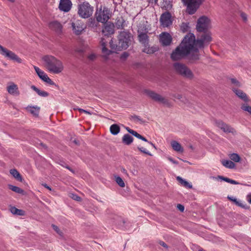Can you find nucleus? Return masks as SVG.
<instances>
[{
  "label": "nucleus",
  "instance_id": "obj_26",
  "mask_svg": "<svg viewBox=\"0 0 251 251\" xmlns=\"http://www.w3.org/2000/svg\"><path fill=\"white\" fill-rule=\"evenodd\" d=\"M10 173L12 175V176L14 178H15L18 181H19L20 182L23 181V178L21 174L16 169H11L10 171Z\"/></svg>",
  "mask_w": 251,
  "mask_h": 251
},
{
  "label": "nucleus",
  "instance_id": "obj_44",
  "mask_svg": "<svg viewBox=\"0 0 251 251\" xmlns=\"http://www.w3.org/2000/svg\"><path fill=\"white\" fill-rule=\"evenodd\" d=\"M51 226L52 228L56 232V233L58 234L60 236H63V233L60 230V229L57 226L54 224H52Z\"/></svg>",
  "mask_w": 251,
  "mask_h": 251
},
{
  "label": "nucleus",
  "instance_id": "obj_60",
  "mask_svg": "<svg viewBox=\"0 0 251 251\" xmlns=\"http://www.w3.org/2000/svg\"><path fill=\"white\" fill-rule=\"evenodd\" d=\"M248 201L250 203H251V194H249L247 196Z\"/></svg>",
  "mask_w": 251,
  "mask_h": 251
},
{
  "label": "nucleus",
  "instance_id": "obj_5",
  "mask_svg": "<svg viewBox=\"0 0 251 251\" xmlns=\"http://www.w3.org/2000/svg\"><path fill=\"white\" fill-rule=\"evenodd\" d=\"M77 14L79 17L83 19L90 17L94 12V7L87 1H84L78 5Z\"/></svg>",
  "mask_w": 251,
  "mask_h": 251
},
{
  "label": "nucleus",
  "instance_id": "obj_40",
  "mask_svg": "<svg viewBox=\"0 0 251 251\" xmlns=\"http://www.w3.org/2000/svg\"><path fill=\"white\" fill-rule=\"evenodd\" d=\"M189 28V23H182L180 25V29L183 33L187 32Z\"/></svg>",
  "mask_w": 251,
  "mask_h": 251
},
{
  "label": "nucleus",
  "instance_id": "obj_9",
  "mask_svg": "<svg viewBox=\"0 0 251 251\" xmlns=\"http://www.w3.org/2000/svg\"><path fill=\"white\" fill-rule=\"evenodd\" d=\"M0 53L2 55L19 63H21L22 62V60L15 53L3 47L1 45H0Z\"/></svg>",
  "mask_w": 251,
  "mask_h": 251
},
{
  "label": "nucleus",
  "instance_id": "obj_1",
  "mask_svg": "<svg viewBox=\"0 0 251 251\" xmlns=\"http://www.w3.org/2000/svg\"><path fill=\"white\" fill-rule=\"evenodd\" d=\"M210 40V37L207 35L201 36V39H196L193 33H189L185 35L180 44L171 54L173 61L180 60L187 57L192 63L200 59L199 49L204 48V42Z\"/></svg>",
  "mask_w": 251,
  "mask_h": 251
},
{
  "label": "nucleus",
  "instance_id": "obj_49",
  "mask_svg": "<svg viewBox=\"0 0 251 251\" xmlns=\"http://www.w3.org/2000/svg\"><path fill=\"white\" fill-rule=\"evenodd\" d=\"M158 243L161 245V246L163 247L164 248H165L166 249H168V245L164 242V241H161V240H159L158 242Z\"/></svg>",
  "mask_w": 251,
  "mask_h": 251
},
{
  "label": "nucleus",
  "instance_id": "obj_64",
  "mask_svg": "<svg viewBox=\"0 0 251 251\" xmlns=\"http://www.w3.org/2000/svg\"><path fill=\"white\" fill-rule=\"evenodd\" d=\"M41 145L42 146H43L44 148H47V146L46 145L44 144L43 143H41Z\"/></svg>",
  "mask_w": 251,
  "mask_h": 251
},
{
  "label": "nucleus",
  "instance_id": "obj_45",
  "mask_svg": "<svg viewBox=\"0 0 251 251\" xmlns=\"http://www.w3.org/2000/svg\"><path fill=\"white\" fill-rule=\"evenodd\" d=\"M231 82L232 84H233L234 86L240 87L241 86V84L240 82L237 80L236 78H230Z\"/></svg>",
  "mask_w": 251,
  "mask_h": 251
},
{
  "label": "nucleus",
  "instance_id": "obj_19",
  "mask_svg": "<svg viewBox=\"0 0 251 251\" xmlns=\"http://www.w3.org/2000/svg\"><path fill=\"white\" fill-rule=\"evenodd\" d=\"M104 36H108L114 33V25L113 24H106L102 30Z\"/></svg>",
  "mask_w": 251,
  "mask_h": 251
},
{
  "label": "nucleus",
  "instance_id": "obj_23",
  "mask_svg": "<svg viewBox=\"0 0 251 251\" xmlns=\"http://www.w3.org/2000/svg\"><path fill=\"white\" fill-rule=\"evenodd\" d=\"M222 164L226 168L233 169L235 164L231 160L223 159L221 161Z\"/></svg>",
  "mask_w": 251,
  "mask_h": 251
},
{
  "label": "nucleus",
  "instance_id": "obj_31",
  "mask_svg": "<svg viewBox=\"0 0 251 251\" xmlns=\"http://www.w3.org/2000/svg\"><path fill=\"white\" fill-rule=\"evenodd\" d=\"M218 177L219 179H221L222 180L225 181L226 182L230 183L232 184H239V182H238L234 180L231 179L229 178L225 177L224 176H218Z\"/></svg>",
  "mask_w": 251,
  "mask_h": 251
},
{
  "label": "nucleus",
  "instance_id": "obj_59",
  "mask_svg": "<svg viewBox=\"0 0 251 251\" xmlns=\"http://www.w3.org/2000/svg\"><path fill=\"white\" fill-rule=\"evenodd\" d=\"M198 251H206L200 246H196Z\"/></svg>",
  "mask_w": 251,
  "mask_h": 251
},
{
  "label": "nucleus",
  "instance_id": "obj_16",
  "mask_svg": "<svg viewBox=\"0 0 251 251\" xmlns=\"http://www.w3.org/2000/svg\"><path fill=\"white\" fill-rule=\"evenodd\" d=\"M72 27L74 32L76 35H80L84 30L82 23L80 21H77L75 23H72Z\"/></svg>",
  "mask_w": 251,
  "mask_h": 251
},
{
  "label": "nucleus",
  "instance_id": "obj_42",
  "mask_svg": "<svg viewBox=\"0 0 251 251\" xmlns=\"http://www.w3.org/2000/svg\"><path fill=\"white\" fill-rule=\"evenodd\" d=\"M59 164L64 168L67 169L73 173H75V171L73 169H72L71 167H70V166L68 164H67V163H66L64 161H60Z\"/></svg>",
  "mask_w": 251,
  "mask_h": 251
},
{
  "label": "nucleus",
  "instance_id": "obj_27",
  "mask_svg": "<svg viewBox=\"0 0 251 251\" xmlns=\"http://www.w3.org/2000/svg\"><path fill=\"white\" fill-rule=\"evenodd\" d=\"M177 180L178 181V182L181 184V185L185 188H192V185L190 183H189L188 181L185 180V179H183L180 176H177L176 177Z\"/></svg>",
  "mask_w": 251,
  "mask_h": 251
},
{
  "label": "nucleus",
  "instance_id": "obj_29",
  "mask_svg": "<svg viewBox=\"0 0 251 251\" xmlns=\"http://www.w3.org/2000/svg\"><path fill=\"white\" fill-rule=\"evenodd\" d=\"M158 49L156 47H151L150 48L148 45H146V47L143 49V51L148 54H152L157 51Z\"/></svg>",
  "mask_w": 251,
  "mask_h": 251
},
{
  "label": "nucleus",
  "instance_id": "obj_14",
  "mask_svg": "<svg viewBox=\"0 0 251 251\" xmlns=\"http://www.w3.org/2000/svg\"><path fill=\"white\" fill-rule=\"evenodd\" d=\"M172 38L167 32H163L160 35V42L163 46H167L171 44Z\"/></svg>",
  "mask_w": 251,
  "mask_h": 251
},
{
  "label": "nucleus",
  "instance_id": "obj_21",
  "mask_svg": "<svg viewBox=\"0 0 251 251\" xmlns=\"http://www.w3.org/2000/svg\"><path fill=\"white\" fill-rule=\"evenodd\" d=\"M133 141V138L128 134H125L122 138V142L126 145H130Z\"/></svg>",
  "mask_w": 251,
  "mask_h": 251
},
{
  "label": "nucleus",
  "instance_id": "obj_18",
  "mask_svg": "<svg viewBox=\"0 0 251 251\" xmlns=\"http://www.w3.org/2000/svg\"><path fill=\"white\" fill-rule=\"evenodd\" d=\"M49 27L57 33H59L62 31V25L59 22L56 21L50 22L49 24Z\"/></svg>",
  "mask_w": 251,
  "mask_h": 251
},
{
  "label": "nucleus",
  "instance_id": "obj_6",
  "mask_svg": "<svg viewBox=\"0 0 251 251\" xmlns=\"http://www.w3.org/2000/svg\"><path fill=\"white\" fill-rule=\"evenodd\" d=\"M204 0H181L183 4L186 6V11L190 15L195 14Z\"/></svg>",
  "mask_w": 251,
  "mask_h": 251
},
{
  "label": "nucleus",
  "instance_id": "obj_28",
  "mask_svg": "<svg viewBox=\"0 0 251 251\" xmlns=\"http://www.w3.org/2000/svg\"><path fill=\"white\" fill-rule=\"evenodd\" d=\"M110 131L112 134L116 135L119 133L120 127L117 124H113L110 127Z\"/></svg>",
  "mask_w": 251,
  "mask_h": 251
},
{
  "label": "nucleus",
  "instance_id": "obj_34",
  "mask_svg": "<svg viewBox=\"0 0 251 251\" xmlns=\"http://www.w3.org/2000/svg\"><path fill=\"white\" fill-rule=\"evenodd\" d=\"M229 157L231 160L235 162H239L241 160L240 156L236 153H231L229 155Z\"/></svg>",
  "mask_w": 251,
  "mask_h": 251
},
{
  "label": "nucleus",
  "instance_id": "obj_61",
  "mask_svg": "<svg viewBox=\"0 0 251 251\" xmlns=\"http://www.w3.org/2000/svg\"><path fill=\"white\" fill-rule=\"evenodd\" d=\"M140 139L142 140V141H145L147 143H148V142H149L145 137H143V136H142V137Z\"/></svg>",
  "mask_w": 251,
  "mask_h": 251
},
{
  "label": "nucleus",
  "instance_id": "obj_53",
  "mask_svg": "<svg viewBox=\"0 0 251 251\" xmlns=\"http://www.w3.org/2000/svg\"><path fill=\"white\" fill-rule=\"evenodd\" d=\"M240 15L244 21H246L247 20V16L246 13L242 12Z\"/></svg>",
  "mask_w": 251,
  "mask_h": 251
},
{
  "label": "nucleus",
  "instance_id": "obj_48",
  "mask_svg": "<svg viewBox=\"0 0 251 251\" xmlns=\"http://www.w3.org/2000/svg\"><path fill=\"white\" fill-rule=\"evenodd\" d=\"M96 57L97 56L95 53H91L88 56V59L91 61L95 60Z\"/></svg>",
  "mask_w": 251,
  "mask_h": 251
},
{
  "label": "nucleus",
  "instance_id": "obj_15",
  "mask_svg": "<svg viewBox=\"0 0 251 251\" xmlns=\"http://www.w3.org/2000/svg\"><path fill=\"white\" fill-rule=\"evenodd\" d=\"M72 5L70 0H60L59 8L61 11L67 12L71 9Z\"/></svg>",
  "mask_w": 251,
  "mask_h": 251
},
{
  "label": "nucleus",
  "instance_id": "obj_57",
  "mask_svg": "<svg viewBox=\"0 0 251 251\" xmlns=\"http://www.w3.org/2000/svg\"><path fill=\"white\" fill-rule=\"evenodd\" d=\"M126 130L130 134H132L133 132H134V130L130 129L129 127H126Z\"/></svg>",
  "mask_w": 251,
  "mask_h": 251
},
{
  "label": "nucleus",
  "instance_id": "obj_10",
  "mask_svg": "<svg viewBox=\"0 0 251 251\" xmlns=\"http://www.w3.org/2000/svg\"><path fill=\"white\" fill-rule=\"evenodd\" d=\"M144 92L147 95H148L152 100L155 101L160 102L166 105H168L169 104V101L167 99H165L160 95L154 92V91L149 90H145Z\"/></svg>",
  "mask_w": 251,
  "mask_h": 251
},
{
  "label": "nucleus",
  "instance_id": "obj_38",
  "mask_svg": "<svg viewBox=\"0 0 251 251\" xmlns=\"http://www.w3.org/2000/svg\"><path fill=\"white\" fill-rule=\"evenodd\" d=\"M138 34H147L148 33V29L146 26H141L139 27L138 29Z\"/></svg>",
  "mask_w": 251,
  "mask_h": 251
},
{
  "label": "nucleus",
  "instance_id": "obj_2",
  "mask_svg": "<svg viewBox=\"0 0 251 251\" xmlns=\"http://www.w3.org/2000/svg\"><path fill=\"white\" fill-rule=\"evenodd\" d=\"M210 25V19L205 16H202L200 17L197 23L196 29L198 32H201L198 35L197 39H201V36L207 35L210 37V40L208 42H204V46L205 45H208L212 40L211 35L209 32H207L208 29H209Z\"/></svg>",
  "mask_w": 251,
  "mask_h": 251
},
{
  "label": "nucleus",
  "instance_id": "obj_35",
  "mask_svg": "<svg viewBox=\"0 0 251 251\" xmlns=\"http://www.w3.org/2000/svg\"><path fill=\"white\" fill-rule=\"evenodd\" d=\"M172 4H171L170 1H168L167 0H163V4L162 6V9L166 10H170L172 8Z\"/></svg>",
  "mask_w": 251,
  "mask_h": 251
},
{
  "label": "nucleus",
  "instance_id": "obj_4",
  "mask_svg": "<svg viewBox=\"0 0 251 251\" xmlns=\"http://www.w3.org/2000/svg\"><path fill=\"white\" fill-rule=\"evenodd\" d=\"M132 39V37L130 33L125 31L121 32L119 37L118 45H116V48H115V46L110 42V47L111 49L117 50H121L123 49L126 50L130 44Z\"/></svg>",
  "mask_w": 251,
  "mask_h": 251
},
{
  "label": "nucleus",
  "instance_id": "obj_7",
  "mask_svg": "<svg viewBox=\"0 0 251 251\" xmlns=\"http://www.w3.org/2000/svg\"><path fill=\"white\" fill-rule=\"evenodd\" d=\"M173 67L176 73L182 76L190 78L193 77V73L185 64L176 62Z\"/></svg>",
  "mask_w": 251,
  "mask_h": 251
},
{
  "label": "nucleus",
  "instance_id": "obj_22",
  "mask_svg": "<svg viewBox=\"0 0 251 251\" xmlns=\"http://www.w3.org/2000/svg\"><path fill=\"white\" fill-rule=\"evenodd\" d=\"M171 146L173 150L179 152H182L183 151V149L181 145L176 141H172L171 142Z\"/></svg>",
  "mask_w": 251,
  "mask_h": 251
},
{
  "label": "nucleus",
  "instance_id": "obj_8",
  "mask_svg": "<svg viewBox=\"0 0 251 251\" xmlns=\"http://www.w3.org/2000/svg\"><path fill=\"white\" fill-rule=\"evenodd\" d=\"M109 10L108 8L104 7L102 10L100 8V11H96L95 17L97 21L102 23H106L109 19Z\"/></svg>",
  "mask_w": 251,
  "mask_h": 251
},
{
  "label": "nucleus",
  "instance_id": "obj_3",
  "mask_svg": "<svg viewBox=\"0 0 251 251\" xmlns=\"http://www.w3.org/2000/svg\"><path fill=\"white\" fill-rule=\"evenodd\" d=\"M46 68L51 73L58 74L63 70L62 62L52 55H46L43 58Z\"/></svg>",
  "mask_w": 251,
  "mask_h": 251
},
{
  "label": "nucleus",
  "instance_id": "obj_55",
  "mask_svg": "<svg viewBox=\"0 0 251 251\" xmlns=\"http://www.w3.org/2000/svg\"><path fill=\"white\" fill-rule=\"evenodd\" d=\"M169 160L174 164H177L178 162L171 157L169 158Z\"/></svg>",
  "mask_w": 251,
  "mask_h": 251
},
{
  "label": "nucleus",
  "instance_id": "obj_56",
  "mask_svg": "<svg viewBox=\"0 0 251 251\" xmlns=\"http://www.w3.org/2000/svg\"><path fill=\"white\" fill-rule=\"evenodd\" d=\"M42 185L46 188L48 189V190L51 191V187L49 186H48L46 183H43L42 184Z\"/></svg>",
  "mask_w": 251,
  "mask_h": 251
},
{
  "label": "nucleus",
  "instance_id": "obj_51",
  "mask_svg": "<svg viewBox=\"0 0 251 251\" xmlns=\"http://www.w3.org/2000/svg\"><path fill=\"white\" fill-rule=\"evenodd\" d=\"M177 209L181 212H183L184 210V206L181 204H177Z\"/></svg>",
  "mask_w": 251,
  "mask_h": 251
},
{
  "label": "nucleus",
  "instance_id": "obj_11",
  "mask_svg": "<svg viewBox=\"0 0 251 251\" xmlns=\"http://www.w3.org/2000/svg\"><path fill=\"white\" fill-rule=\"evenodd\" d=\"M34 68L39 77L44 81L50 85H55V83L43 71L41 70L38 67L34 66Z\"/></svg>",
  "mask_w": 251,
  "mask_h": 251
},
{
  "label": "nucleus",
  "instance_id": "obj_13",
  "mask_svg": "<svg viewBox=\"0 0 251 251\" xmlns=\"http://www.w3.org/2000/svg\"><path fill=\"white\" fill-rule=\"evenodd\" d=\"M217 126L221 129L224 132L234 133L235 132V129L231 126L227 125L222 121H217L216 122Z\"/></svg>",
  "mask_w": 251,
  "mask_h": 251
},
{
  "label": "nucleus",
  "instance_id": "obj_63",
  "mask_svg": "<svg viewBox=\"0 0 251 251\" xmlns=\"http://www.w3.org/2000/svg\"><path fill=\"white\" fill-rule=\"evenodd\" d=\"M150 1L151 2H154L155 4H157L158 0H150Z\"/></svg>",
  "mask_w": 251,
  "mask_h": 251
},
{
  "label": "nucleus",
  "instance_id": "obj_54",
  "mask_svg": "<svg viewBox=\"0 0 251 251\" xmlns=\"http://www.w3.org/2000/svg\"><path fill=\"white\" fill-rule=\"evenodd\" d=\"M174 97H175L176 99L180 100L182 98V95L180 94H175L174 96Z\"/></svg>",
  "mask_w": 251,
  "mask_h": 251
},
{
  "label": "nucleus",
  "instance_id": "obj_25",
  "mask_svg": "<svg viewBox=\"0 0 251 251\" xmlns=\"http://www.w3.org/2000/svg\"><path fill=\"white\" fill-rule=\"evenodd\" d=\"M31 88L35 91L40 96L47 97L49 96V93L45 91H42L34 85H32Z\"/></svg>",
  "mask_w": 251,
  "mask_h": 251
},
{
  "label": "nucleus",
  "instance_id": "obj_33",
  "mask_svg": "<svg viewBox=\"0 0 251 251\" xmlns=\"http://www.w3.org/2000/svg\"><path fill=\"white\" fill-rule=\"evenodd\" d=\"M251 102H245L244 103L242 104L241 106V108L245 111L248 112L249 114H251V106L249 105Z\"/></svg>",
  "mask_w": 251,
  "mask_h": 251
},
{
  "label": "nucleus",
  "instance_id": "obj_32",
  "mask_svg": "<svg viewBox=\"0 0 251 251\" xmlns=\"http://www.w3.org/2000/svg\"><path fill=\"white\" fill-rule=\"evenodd\" d=\"M7 91L11 94L17 93L18 87L16 84H13L7 87Z\"/></svg>",
  "mask_w": 251,
  "mask_h": 251
},
{
  "label": "nucleus",
  "instance_id": "obj_41",
  "mask_svg": "<svg viewBox=\"0 0 251 251\" xmlns=\"http://www.w3.org/2000/svg\"><path fill=\"white\" fill-rule=\"evenodd\" d=\"M115 181L116 183L121 187H124L125 186V183L122 178L119 176L115 177Z\"/></svg>",
  "mask_w": 251,
  "mask_h": 251
},
{
  "label": "nucleus",
  "instance_id": "obj_30",
  "mask_svg": "<svg viewBox=\"0 0 251 251\" xmlns=\"http://www.w3.org/2000/svg\"><path fill=\"white\" fill-rule=\"evenodd\" d=\"M8 188L18 194H24V190L19 187L9 184L8 185Z\"/></svg>",
  "mask_w": 251,
  "mask_h": 251
},
{
  "label": "nucleus",
  "instance_id": "obj_17",
  "mask_svg": "<svg viewBox=\"0 0 251 251\" xmlns=\"http://www.w3.org/2000/svg\"><path fill=\"white\" fill-rule=\"evenodd\" d=\"M232 90L234 93L244 102H251V100L248 98L247 94L242 90L235 88H233Z\"/></svg>",
  "mask_w": 251,
  "mask_h": 251
},
{
  "label": "nucleus",
  "instance_id": "obj_37",
  "mask_svg": "<svg viewBox=\"0 0 251 251\" xmlns=\"http://www.w3.org/2000/svg\"><path fill=\"white\" fill-rule=\"evenodd\" d=\"M102 46V52L103 53L106 55H109L112 53V51L109 50L106 47V45L104 43H101Z\"/></svg>",
  "mask_w": 251,
  "mask_h": 251
},
{
  "label": "nucleus",
  "instance_id": "obj_39",
  "mask_svg": "<svg viewBox=\"0 0 251 251\" xmlns=\"http://www.w3.org/2000/svg\"><path fill=\"white\" fill-rule=\"evenodd\" d=\"M40 108L37 106H33L30 107V112L35 116H38Z\"/></svg>",
  "mask_w": 251,
  "mask_h": 251
},
{
  "label": "nucleus",
  "instance_id": "obj_36",
  "mask_svg": "<svg viewBox=\"0 0 251 251\" xmlns=\"http://www.w3.org/2000/svg\"><path fill=\"white\" fill-rule=\"evenodd\" d=\"M227 199L230 201H233L236 204V205H238V206L244 207V205L243 204V203L240 201H238L236 198H234L231 196H228Z\"/></svg>",
  "mask_w": 251,
  "mask_h": 251
},
{
  "label": "nucleus",
  "instance_id": "obj_24",
  "mask_svg": "<svg viewBox=\"0 0 251 251\" xmlns=\"http://www.w3.org/2000/svg\"><path fill=\"white\" fill-rule=\"evenodd\" d=\"M10 212L14 215L19 216H24L25 214V211L22 209L17 208L15 206H12L10 208Z\"/></svg>",
  "mask_w": 251,
  "mask_h": 251
},
{
  "label": "nucleus",
  "instance_id": "obj_62",
  "mask_svg": "<svg viewBox=\"0 0 251 251\" xmlns=\"http://www.w3.org/2000/svg\"><path fill=\"white\" fill-rule=\"evenodd\" d=\"M148 143L150 144V145H151L154 148L156 149V147L155 146V145L154 144H153L152 142H148Z\"/></svg>",
  "mask_w": 251,
  "mask_h": 251
},
{
  "label": "nucleus",
  "instance_id": "obj_47",
  "mask_svg": "<svg viewBox=\"0 0 251 251\" xmlns=\"http://www.w3.org/2000/svg\"><path fill=\"white\" fill-rule=\"evenodd\" d=\"M128 56L129 54L127 52H124L121 55L120 58L121 60H125L128 57Z\"/></svg>",
  "mask_w": 251,
  "mask_h": 251
},
{
  "label": "nucleus",
  "instance_id": "obj_50",
  "mask_svg": "<svg viewBox=\"0 0 251 251\" xmlns=\"http://www.w3.org/2000/svg\"><path fill=\"white\" fill-rule=\"evenodd\" d=\"M73 196L72 197V199L76 201H79L81 200V198L75 194H72Z\"/></svg>",
  "mask_w": 251,
  "mask_h": 251
},
{
  "label": "nucleus",
  "instance_id": "obj_58",
  "mask_svg": "<svg viewBox=\"0 0 251 251\" xmlns=\"http://www.w3.org/2000/svg\"><path fill=\"white\" fill-rule=\"evenodd\" d=\"M116 26L118 28H123V25L121 24V23H120L119 24L118 23V22L116 24Z\"/></svg>",
  "mask_w": 251,
  "mask_h": 251
},
{
  "label": "nucleus",
  "instance_id": "obj_52",
  "mask_svg": "<svg viewBox=\"0 0 251 251\" xmlns=\"http://www.w3.org/2000/svg\"><path fill=\"white\" fill-rule=\"evenodd\" d=\"M132 135L134 136L135 137H137V138L140 139L142 137V135L137 133L136 131H134V132H132Z\"/></svg>",
  "mask_w": 251,
  "mask_h": 251
},
{
  "label": "nucleus",
  "instance_id": "obj_43",
  "mask_svg": "<svg viewBox=\"0 0 251 251\" xmlns=\"http://www.w3.org/2000/svg\"><path fill=\"white\" fill-rule=\"evenodd\" d=\"M131 119L136 122H139L141 124H143L145 122V121L143 119H142L139 116H137L135 115L131 116Z\"/></svg>",
  "mask_w": 251,
  "mask_h": 251
},
{
  "label": "nucleus",
  "instance_id": "obj_46",
  "mask_svg": "<svg viewBox=\"0 0 251 251\" xmlns=\"http://www.w3.org/2000/svg\"><path fill=\"white\" fill-rule=\"evenodd\" d=\"M137 149L140 151H141L142 153L148 154L150 156L152 155V154L149 151H148L146 149H145L143 147H138Z\"/></svg>",
  "mask_w": 251,
  "mask_h": 251
},
{
  "label": "nucleus",
  "instance_id": "obj_20",
  "mask_svg": "<svg viewBox=\"0 0 251 251\" xmlns=\"http://www.w3.org/2000/svg\"><path fill=\"white\" fill-rule=\"evenodd\" d=\"M139 42L144 45L145 47L146 45H149V37L147 34H140L138 35Z\"/></svg>",
  "mask_w": 251,
  "mask_h": 251
},
{
  "label": "nucleus",
  "instance_id": "obj_12",
  "mask_svg": "<svg viewBox=\"0 0 251 251\" xmlns=\"http://www.w3.org/2000/svg\"><path fill=\"white\" fill-rule=\"evenodd\" d=\"M171 17V13L168 11H166L161 15L160 22L163 26L168 27L172 24Z\"/></svg>",
  "mask_w": 251,
  "mask_h": 251
}]
</instances>
